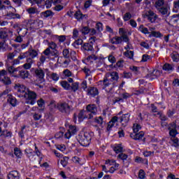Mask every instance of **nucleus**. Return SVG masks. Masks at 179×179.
I'll use <instances>...</instances> for the list:
<instances>
[{"mask_svg": "<svg viewBox=\"0 0 179 179\" xmlns=\"http://www.w3.org/2000/svg\"><path fill=\"white\" fill-rule=\"evenodd\" d=\"M62 75L64 78H71V76H72V72H71L69 69H65L62 72Z\"/></svg>", "mask_w": 179, "mask_h": 179, "instance_id": "obj_49", "label": "nucleus"}, {"mask_svg": "<svg viewBox=\"0 0 179 179\" xmlns=\"http://www.w3.org/2000/svg\"><path fill=\"white\" fill-rule=\"evenodd\" d=\"M124 55L125 57H127V58L132 59V58H134V51L127 50V52H124Z\"/></svg>", "mask_w": 179, "mask_h": 179, "instance_id": "obj_52", "label": "nucleus"}, {"mask_svg": "<svg viewBox=\"0 0 179 179\" xmlns=\"http://www.w3.org/2000/svg\"><path fill=\"white\" fill-rule=\"evenodd\" d=\"M77 141H78L81 146H89L92 141V135L89 132H85L83 134H79L77 137Z\"/></svg>", "mask_w": 179, "mask_h": 179, "instance_id": "obj_5", "label": "nucleus"}, {"mask_svg": "<svg viewBox=\"0 0 179 179\" xmlns=\"http://www.w3.org/2000/svg\"><path fill=\"white\" fill-rule=\"evenodd\" d=\"M118 79H120V76L117 71H113L112 73H108L103 78V80H100L99 83L103 85V89L106 90L108 93H110L114 89L118 86Z\"/></svg>", "mask_w": 179, "mask_h": 179, "instance_id": "obj_1", "label": "nucleus"}, {"mask_svg": "<svg viewBox=\"0 0 179 179\" xmlns=\"http://www.w3.org/2000/svg\"><path fill=\"white\" fill-rule=\"evenodd\" d=\"M141 128H142L141 127V124H139L138 123L134 124V125H133L134 134L139 132V129H141Z\"/></svg>", "mask_w": 179, "mask_h": 179, "instance_id": "obj_50", "label": "nucleus"}, {"mask_svg": "<svg viewBox=\"0 0 179 179\" xmlns=\"http://www.w3.org/2000/svg\"><path fill=\"white\" fill-rule=\"evenodd\" d=\"M73 92H77V90H79V83L76 82V83H72L71 85V88Z\"/></svg>", "mask_w": 179, "mask_h": 179, "instance_id": "obj_42", "label": "nucleus"}, {"mask_svg": "<svg viewBox=\"0 0 179 179\" xmlns=\"http://www.w3.org/2000/svg\"><path fill=\"white\" fill-rule=\"evenodd\" d=\"M43 54L45 55V57H54L55 58H58L59 57V51L58 50H50V48H46Z\"/></svg>", "mask_w": 179, "mask_h": 179, "instance_id": "obj_11", "label": "nucleus"}, {"mask_svg": "<svg viewBox=\"0 0 179 179\" xmlns=\"http://www.w3.org/2000/svg\"><path fill=\"white\" fill-rule=\"evenodd\" d=\"M14 155L17 157H22V150H20L19 148H15L14 149Z\"/></svg>", "mask_w": 179, "mask_h": 179, "instance_id": "obj_54", "label": "nucleus"}, {"mask_svg": "<svg viewBox=\"0 0 179 179\" xmlns=\"http://www.w3.org/2000/svg\"><path fill=\"white\" fill-rule=\"evenodd\" d=\"M144 18L147 19L150 23H156V20L159 19L157 14L155 13L152 10H149L144 14Z\"/></svg>", "mask_w": 179, "mask_h": 179, "instance_id": "obj_10", "label": "nucleus"}, {"mask_svg": "<svg viewBox=\"0 0 179 179\" xmlns=\"http://www.w3.org/2000/svg\"><path fill=\"white\" fill-rule=\"evenodd\" d=\"M145 171H143V169H141L138 172V178L145 179Z\"/></svg>", "mask_w": 179, "mask_h": 179, "instance_id": "obj_64", "label": "nucleus"}, {"mask_svg": "<svg viewBox=\"0 0 179 179\" xmlns=\"http://www.w3.org/2000/svg\"><path fill=\"white\" fill-rule=\"evenodd\" d=\"M178 9H179V0H178V1L173 2V12H175L176 13H177V12H178Z\"/></svg>", "mask_w": 179, "mask_h": 179, "instance_id": "obj_53", "label": "nucleus"}, {"mask_svg": "<svg viewBox=\"0 0 179 179\" xmlns=\"http://www.w3.org/2000/svg\"><path fill=\"white\" fill-rule=\"evenodd\" d=\"M24 97L27 100H29L27 101L28 104H31V106H34V104H36V101L37 100V93L34 91H31L30 90H27L24 94Z\"/></svg>", "mask_w": 179, "mask_h": 179, "instance_id": "obj_6", "label": "nucleus"}, {"mask_svg": "<svg viewBox=\"0 0 179 179\" xmlns=\"http://www.w3.org/2000/svg\"><path fill=\"white\" fill-rule=\"evenodd\" d=\"M62 2V0H46L45 1V5L48 6H51V5H56V3H61Z\"/></svg>", "mask_w": 179, "mask_h": 179, "instance_id": "obj_36", "label": "nucleus"}, {"mask_svg": "<svg viewBox=\"0 0 179 179\" xmlns=\"http://www.w3.org/2000/svg\"><path fill=\"white\" fill-rule=\"evenodd\" d=\"M162 69L166 72H169V73H171V72L174 71V65L171 64L166 63L163 65Z\"/></svg>", "mask_w": 179, "mask_h": 179, "instance_id": "obj_23", "label": "nucleus"}, {"mask_svg": "<svg viewBox=\"0 0 179 179\" xmlns=\"http://www.w3.org/2000/svg\"><path fill=\"white\" fill-rule=\"evenodd\" d=\"M62 55L64 58L69 59L71 55H76V52L75 51L69 52V49H64L62 51Z\"/></svg>", "mask_w": 179, "mask_h": 179, "instance_id": "obj_24", "label": "nucleus"}, {"mask_svg": "<svg viewBox=\"0 0 179 179\" xmlns=\"http://www.w3.org/2000/svg\"><path fill=\"white\" fill-rule=\"evenodd\" d=\"M171 57L173 62H178V61H179V54H178V52H173L171 55Z\"/></svg>", "mask_w": 179, "mask_h": 179, "instance_id": "obj_41", "label": "nucleus"}, {"mask_svg": "<svg viewBox=\"0 0 179 179\" xmlns=\"http://www.w3.org/2000/svg\"><path fill=\"white\" fill-rule=\"evenodd\" d=\"M110 43H111V44H115V45L122 44V38H121V36H116L110 39Z\"/></svg>", "mask_w": 179, "mask_h": 179, "instance_id": "obj_27", "label": "nucleus"}, {"mask_svg": "<svg viewBox=\"0 0 179 179\" xmlns=\"http://www.w3.org/2000/svg\"><path fill=\"white\" fill-rule=\"evenodd\" d=\"M14 27H18L17 29L18 36H16L15 41V43H22V41H23V37H24V36L27 34V29H26L25 28H21L20 27H19V24L14 25Z\"/></svg>", "mask_w": 179, "mask_h": 179, "instance_id": "obj_8", "label": "nucleus"}, {"mask_svg": "<svg viewBox=\"0 0 179 179\" xmlns=\"http://www.w3.org/2000/svg\"><path fill=\"white\" fill-rule=\"evenodd\" d=\"M20 67L15 68L13 66H10L8 68V71L9 73H13L16 75V72H19V69Z\"/></svg>", "mask_w": 179, "mask_h": 179, "instance_id": "obj_40", "label": "nucleus"}, {"mask_svg": "<svg viewBox=\"0 0 179 179\" xmlns=\"http://www.w3.org/2000/svg\"><path fill=\"white\" fill-rule=\"evenodd\" d=\"M123 148L122 146H121V144H115V145H113V150H114V152L117 154L118 153H122V150H123Z\"/></svg>", "mask_w": 179, "mask_h": 179, "instance_id": "obj_32", "label": "nucleus"}, {"mask_svg": "<svg viewBox=\"0 0 179 179\" xmlns=\"http://www.w3.org/2000/svg\"><path fill=\"white\" fill-rule=\"evenodd\" d=\"M60 85L65 90H71V85L68 83V81L63 80L60 82Z\"/></svg>", "mask_w": 179, "mask_h": 179, "instance_id": "obj_38", "label": "nucleus"}, {"mask_svg": "<svg viewBox=\"0 0 179 179\" xmlns=\"http://www.w3.org/2000/svg\"><path fill=\"white\" fill-rule=\"evenodd\" d=\"M48 48H49V50H57V43H55L54 41H51V42H49L48 43Z\"/></svg>", "mask_w": 179, "mask_h": 179, "instance_id": "obj_47", "label": "nucleus"}, {"mask_svg": "<svg viewBox=\"0 0 179 179\" xmlns=\"http://www.w3.org/2000/svg\"><path fill=\"white\" fill-rule=\"evenodd\" d=\"M25 155L29 160L34 161L36 159V152L31 148L25 149Z\"/></svg>", "mask_w": 179, "mask_h": 179, "instance_id": "obj_17", "label": "nucleus"}, {"mask_svg": "<svg viewBox=\"0 0 179 179\" xmlns=\"http://www.w3.org/2000/svg\"><path fill=\"white\" fill-rule=\"evenodd\" d=\"M34 63V60L31 58H27V63L23 64L24 70L27 71V69H30L31 68V65Z\"/></svg>", "mask_w": 179, "mask_h": 179, "instance_id": "obj_26", "label": "nucleus"}, {"mask_svg": "<svg viewBox=\"0 0 179 179\" xmlns=\"http://www.w3.org/2000/svg\"><path fill=\"white\" fill-rule=\"evenodd\" d=\"M138 30L143 34H149V33H150L149 29H148V28L145 27V26H143V24L140 25Z\"/></svg>", "mask_w": 179, "mask_h": 179, "instance_id": "obj_43", "label": "nucleus"}, {"mask_svg": "<svg viewBox=\"0 0 179 179\" xmlns=\"http://www.w3.org/2000/svg\"><path fill=\"white\" fill-rule=\"evenodd\" d=\"M82 48L84 51H91V52H94V48H93L92 42L83 43Z\"/></svg>", "mask_w": 179, "mask_h": 179, "instance_id": "obj_18", "label": "nucleus"}, {"mask_svg": "<svg viewBox=\"0 0 179 179\" xmlns=\"http://www.w3.org/2000/svg\"><path fill=\"white\" fill-rule=\"evenodd\" d=\"M28 54V58H31L33 61L34 58H36V57H38V50H36L33 49V48H29L28 51H27Z\"/></svg>", "mask_w": 179, "mask_h": 179, "instance_id": "obj_16", "label": "nucleus"}, {"mask_svg": "<svg viewBox=\"0 0 179 179\" xmlns=\"http://www.w3.org/2000/svg\"><path fill=\"white\" fill-rule=\"evenodd\" d=\"M41 117H43V115H41V113H35L33 115V118L34 121H38L41 120Z\"/></svg>", "mask_w": 179, "mask_h": 179, "instance_id": "obj_55", "label": "nucleus"}, {"mask_svg": "<svg viewBox=\"0 0 179 179\" xmlns=\"http://www.w3.org/2000/svg\"><path fill=\"white\" fill-rule=\"evenodd\" d=\"M45 59H47V57L44 55H41L39 58L40 62L38 63V64L43 65V64H44V62H45Z\"/></svg>", "mask_w": 179, "mask_h": 179, "instance_id": "obj_57", "label": "nucleus"}, {"mask_svg": "<svg viewBox=\"0 0 179 179\" xmlns=\"http://www.w3.org/2000/svg\"><path fill=\"white\" fill-rule=\"evenodd\" d=\"M79 31L83 36H86V34H89L90 28L89 27H81L79 28Z\"/></svg>", "mask_w": 179, "mask_h": 179, "instance_id": "obj_31", "label": "nucleus"}, {"mask_svg": "<svg viewBox=\"0 0 179 179\" xmlns=\"http://www.w3.org/2000/svg\"><path fill=\"white\" fill-rule=\"evenodd\" d=\"M27 13H29L30 17H32L31 15H35V13H38L37 8L31 7L27 9Z\"/></svg>", "mask_w": 179, "mask_h": 179, "instance_id": "obj_35", "label": "nucleus"}, {"mask_svg": "<svg viewBox=\"0 0 179 179\" xmlns=\"http://www.w3.org/2000/svg\"><path fill=\"white\" fill-rule=\"evenodd\" d=\"M50 78L52 79V80H55V82H58L59 80V76H58L56 73H52Z\"/></svg>", "mask_w": 179, "mask_h": 179, "instance_id": "obj_60", "label": "nucleus"}, {"mask_svg": "<svg viewBox=\"0 0 179 179\" xmlns=\"http://www.w3.org/2000/svg\"><path fill=\"white\" fill-rule=\"evenodd\" d=\"M158 12L162 15V16H167L169 15V7L162 6L161 8H158Z\"/></svg>", "mask_w": 179, "mask_h": 179, "instance_id": "obj_28", "label": "nucleus"}, {"mask_svg": "<svg viewBox=\"0 0 179 179\" xmlns=\"http://www.w3.org/2000/svg\"><path fill=\"white\" fill-rule=\"evenodd\" d=\"M119 34H120L121 37L124 36H128V33L127 32V30L124 28H120L119 29Z\"/></svg>", "mask_w": 179, "mask_h": 179, "instance_id": "obj_62", "label": "nucleus"}, {"mask_svg": "<svg viewBox=\"0 0 179 179\" xmlns=\"http://www.w3.org/2000/svg\"><path fill=\"white\" fill-rule=\"evenodd\" d=\"M37 104L40 108H43L44 106H45V101L43 99H40L39 100L37 101Z\"/></svg>", "mask_w": 179, "mask_h": 179, "instance_id": "obj_56", "label": "nucleus"}, {"mask_svg": "<svg viewBox=\"0 0 179 179\" xmlns=\"http://www.w3.org/2000/svg\"><path fill=\"white\" fill-rule=\"evenodd\" d=\"M78 37H79V30H78L77 29H74L73 30V38L76 40Z\"/></svg>", "mask_w": 179, "mask_h": 179, "instance_id": "obj_63", "label": "nucleus"}, {"mask_svg": "<svg viewBox=\"0 0 179 179\" xmlns=\"http://www.w3.org/2000/svg\"><path fill=\"white\" fill-rule=\"evenodd\" d=\"M2 83L5 85V86H9L10 85H12V80H10V78L8 76H4L1 80H0Z\"/></svg>", "mask_w": 179, "mask_h": 179, "instance_id": "obj_29", "label": "nucleus"}, {"mask_svg": "<svg viewBox=\"0 0 179 179\" xmlns=\"http://www.w3.org/2000/svg\"><path fill=\"white\" fill-rule=\"evenodd\" d=\"M8 102L9 103V104H10L13 107H16L17 104V100L16 99V98H15L14 96H13L12 95H10L8 99Z\"/></svg>", "mask_w": 179, "mask_h": 179, "instance_id": "obj_30", "label": "nucleus"}, {"mask_svg": "<svg viewBox=\"0 0 179 179\" xmlns=\"http://www.w3.org/2000/svg\"><path fill=\"white\" fill-rule=\"evenodd\" d=\"M168 129L169 131V135L171 136V141L173 142V145L176 148L178 146V138L176 137L178 132L177 131V125L175 122L171 123L168 125Z\"/></svg>", "mask_w": 179, "mask_h": 179, "instance_id": "obj_4", "label": "nucleus"}, {"mask_svg": "<svg viewBox=\"0 0 179 179\" xmlns=\"http://www.w3.org/2000/svg\"><path fill=\"white\" fill-rule=\"evenodd\" d=\"M26 125H24L22 128H21V131L18 133V135L20 138H22V139L24 138V134H26Z\"/></svg>", "mask_w": 179, "mask_h": 179, "instance_id": "obj_48", "label": "nucleus"}, {"mask_svg": "<svg viewBox=\"0 0 179 179\" xmlns=\"http://www.w3.org/2000/svg\"><path fill=\"white\" fill-rule=\"evenodd\" d=\"M68 160H69V157H64L62 159H61L60 163L63 167H66L68 166Z\"/></svg>", "mask_w": 179, "mask_h": 179, "instance_id": "obj_46", "label": "nucleus"}, {"mask_svg": "<svg viewBox=\"0 0 179 179\" xmlns=\"http://www.w3.org/2000/svg\"><path fill=\"white\" fill-rule=\"evenodd\" d=\"M122 77L125 78L126 79H131V78H132V73L124 71L123 72Z\"/></svg>", "mask_w": 179, "mask_h": 179, "instance_id": "obj_61", "label": "nucleus"}, {"mask_svg": "<svg viewBox=\"0 0 179 179\" xmlns=\"http://www.w3.org/2000/svg\"><path fill=\"white\" fill-rule=\"evenodd\" d=\"M56 148L58 150H60V152H65V150H66V146L64 144L57 145H56Z\"/></svg>", "mask_w": 179, "mask_h": 179, "instance_id": "obj_58", "label": "nucleus"}, {"mask_svg": "<svg viewBox=\"0 0 179 179\" xmlns=\"http://www.w3.org/2000/svg\"><path fill=\"white\" fill-rule=\"evenodd\" d=\"M19 59H24V58H29V55L27 52H22L20 54V55L18 56Z\"/></svg>", "mask_w": 179, "mask_h": 179, "instance_id": "obj_59", "label": "nucleus"}, {"mask_svg": "<svg viewBox=\"0 0 179 179\" xmlns=\"http://www.w3.org/2000/svg\"><path fill=\"white\" fill-rule=\"evenodd\" d=\"M85 110H80L78 113V120L83 121V120H92L94 115H97V106L96 104H88Z\"/></svg>", "mask_w": 179, "mask_h": 179, "instance_id": "obj_2", "label": "nucleus"}, {"mask_svg": "<svg viewBox=\"0 0 179 179\" xmlns=\"http://www.w3.org/2000/svg\"><path fill=\"white\" fill-rule=\"evenodd\" d=\"M86 59L87 62H93L94 61H97V59H99V57L96 56L94 54H92L89 55Z\"/></svg>", "mask_w": 179, "mask_h": 179, "instance_id": "obj_39", "label": "nucleus"}, {"mask_svg": "<svg viewBox=\"0 0 179 179\" xmlns=\"http://www.w3.org/2000/svg\"><path fill=\"white\" fill-rule=\"evenodd\" d=\"M131 138L134 139V141H141L145 136V133L143 131H140L139 133H132L130 134Z\"/></svg>", "mask_w": 179, "mask_h": 179, "instance_id": "obj_20", "label": "nucleus"}, {"mask_svg": "<svg viewBox=\"0 0 179 179\" xmlns=\"http://www.w3.org/2000/svg\"><path fill=\"white\" fill-rule=\"evenodd\" d=\"M94 121V122H96V124H98V125H99V127H101L102 128L104 127V125H106V122L101 116L96 117Z\"/></svg>", "mask_w": 179, "mask_h": 179, "instance_id": "obj_25", "label": "nucleus"}, {"mask_svg": "<svg viewBox=\"0 0 179 179\" xmlns=\"http://www.w3.org/2000/svg\"><path fill=\"white\" fill-rule=\"evenodd\" d=\"M163 5H164V0H157L155 2V8L158 10V8H163Z\"/></svg>", "mask_w": 179, "mask_h": 179, "instance_id": "obj_44", "label": "nucleus"}, {"mask_svg": "<svg viewBox=\"0 0 179 179\" xmlns=\"http://www.w3.org/2000/svg\"><path fill=\"white\" fill-rule=\"evenodd\" d=\"M131 113H126L122 115V117H120V123L122 124V126L127 127L128 125Z\"/></svg>", "mask_w": 179, "mask_h": 179, "instance_id": "obj_15", "label": "nucleus"}, {"mask_svg": "<svg viewBox=\"0 0 179 179\" xmlns=\"http://www.w3.org/2000/svg\"><path fill=\"white\" fill-rule=\"evenodd\" d=\"M8 179H20V173L17 171H11L8 174Z\"/></svg>", "mask_w": 179, "mask_h": 179, "instance_id": "obj_22", "label": "nucleus"}, {"mask_svg": "<svg viewBox=\"0 0 179 179\" xmlns=\"http://www.w3.org/2000/svg\"><path fill=\"white\" fill-rule=\"evenodd\" d=\"M118 122V117L114 116L112 117L110 121L108 122V127H107V131H110L111 129H113V127L114 125H115V123Z\"/></svg>", "mask_w": 179, "mask_h": 179, "instance_id": "obj_19", "label": "nucleus"}, {"mask_svg": "<svg viewBox=\"0 0 179 179\" xmlns=\"http://www.w3.org/2000/svg\"><path fill=\"white\" fill-rule=\"evenodd\" d=\"M29 23L35 29H40L44 26V22L41 20H29Z\"/></svg>", "mask_w": 179, "mask_h": 179, "instance_id": "obj_13", "label": "nucleus"}, {"mask_svg": "<svg viewBox=\"0 0 179 179\" xmlns=\"http://www.w3.org/2000/svg\"><path fill=\"white\" fill-rule=\"evenodd\" d=\"M56 108L59 111H60V113L66 114L67 115H69V114L71 113V111H72V106H69L66 102H59L56 105Z\"/></svg>", "mask_w": 179, "mask_h": 179, "instance_id": "obj_7", "label": "nucleus"}, {"mask_svg": "<svg viewBox=\"0 0 179 179\" xmlns=\"http://www.w3.org/2000/svg\"><path fill=\"white\" fill-rule=\"evenodd\" d=\"M9 8H12L13 9V12H8L6 14V16L9 19H20V15L17 13H15L13 12H16V9L13 8L12 6H9Z\"/></svg>", "mask_w": 179, "mask_h": 179, "instance_id": "obj_21", "label": "nucleus"}, {"mask_svg": "<svg viewBox=\"0 0 179 179\" xmlns=\"http://www.w3.org/2000/svg\"><path fill=\"white\" fill-rule=\"evenodd\" d=\"M74 17L77 19V20H82L86 17V15H83L80 10H78L76 12Z\"/></svg>", "mask_w": 179, "mask_h": 179, "instance_id": "obj_33", "label": "nucleus"}, {"mask_svg": "<svg viewBox=\"0 0 179 179\" xmlns=\"http://www.w3.org/2000/svg\"><path fill=\"white\" fill-rule=\"evenodd\" d=\"M30 76V72L27 70H20V67L17 75H14V78H20V79H29Z\"/></svg>", "mask_w": 179, "mask_h": 179, "instance_id": "obj_12", "label": "nucleus"}, {"mask_svg": "<svg viewBox=\"0 0 179 179\" xmlns=\"http://www.w3.org/2000/svg\"><path fill=\"white\" fill-rule=\"evenodd\" d=\"M87 94L90 97H96V96H99V89L95 87H90L87 89Z\"/></svg>", "mask_w": 179, "mask_h": 179, "instance_id": "obj_14", "label": "nucleus"}, {"mask_svg": "<svg viewBox=\"0 0 179 179\" xmlns=\"http://www.w3.org/2000/svg\"><path fill=\"white\" fill-rule=\"evenodd\" d=\"M71 135H75V134H76V132H78V129H76V126H69V129L68 130Z\"/></svg>", "mask_w": 179, "mask_h": 179, "instance_id": "obj_51", "label": "nucleus"}, {"mask_svg": "<svg viewBox=\"0 0 179 179\" xmlns=\"http://www.w3.org/2000/svg\"><path fill=\"white\" fill-rule=\"evenodd\" d=\"M53 15L54 13L50 10L41 13V17H50V16H52Z\"/></svg>", "mask_w": 179, "mask_h": 179, "instance_id": "obj_37", "label": "nucleus"}, {"mask_svg": "<svg viewBox=\"0 0 179 179\" xmlns=\"http://www.w3.org/2000/svg\"><path fill=\"white\" fill-rule=\"evenodd\" d=\"M34 76H36V82L39 85H41V83H44V82H45V79L44 78V76H45V72H44V70L41 69H35Z\"/></svg>", "mask_w": 179, "mask_h": 179, "instance_id": "obj_9", "label": "nucleus"}, {"mask_svg": "<svg viewBox=\"0 0 179 179\" xmlns=\"http://www.w3.org/2000/svg\"><path fill=\"white\" fill-rule=\"evenodd\" d=\"M13 36V31L7 28H1L0 29V43H2V46L6 48V41H9L10 38Z\"/></svg>", "mask_w": 179, "mask_h": 179, "instance_id": "obj_3", "label": "nucleus"}, {"mask_svg": "<svg viewBox=\"0 0 179 179\" xmlns=\"http://www.w3.org/2000/svg\"><path fill=\"white\" fill-rule=\"evenodd\" d=\"M72 162L75 163L76 164H79L80 166H83V164H81L82 160H80V158L78 157H72Z\"/></svg>", "mask_w": 179, "mask_h": 179, "instance_id": "obj_45", "label": "nucleus"}, {"mask_svg": "<svg viewBox=\"0 0 179 179\" xmlns=\"http://www.w3.org/2000/svg\"><path fill=\"white\" fill-rule=\"evenodd\" d=\"M135 163H138V164H148V159H143L142 157H136L134 159Z\"/></svg>", "mask_w": 179, "mask_h": 179, "instance_id": "obj_34", "label": "nucleus"}]
</instances>
